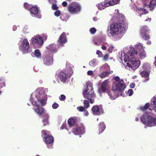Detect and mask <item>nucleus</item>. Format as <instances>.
I'll list each match as a JSON object with an SVG mask.
<instances>
[{
  "label": "nucleus",
  "mask_w": 156,
  "mask_h": 156,
  "mask_svg": "<svg viewBox=\"0 0 156 156\" xmlns=\"http://www.w3.org/2000/svg\"><path fill=\"white\" fill-rule=\"evenodd\" d=\"M135 49L133 48H130L128 52L125 55L124 58L125 62H126L127 65L133 70H134L139 67L140 62V61L134 59Z\"/></svg>",
  "instance_id": "1"
},
{
  "label": "nucleus",
  "mask_w": 156,
  "mask_h": 156,
  "mask_svg": "<svg viewBox=\"0 0 156 156\" xmlns=\"http://www.w3.org/2000/svg\"><path fill=\"white\" fill-rule=\"evenodd\" d=\"M87 88L84 89L83 91V97L88 100H84L83 104L84 108H87L90 106L89 103L93 104L94 99L96 98V94L94 93L93 88L89 83H86Z\"/></svg>",
  "instance_id": "2"
},
{
  "label": "nucleus",
  "mask_w": 156,
  "mask_h": 156,
  "mask_svg": "<svg viewBox=\"0 0 156 156\" xmlns=\"http://www.w3.org/2000/svg\"><path fill=\"white\" fill-rule=\"evenodd\" d=\"M124 22L122 20L121 22H114L108 27L107 32L108 35L112 36L118 35L125 30Z\"/></svg>",
  "instance_id": "3"
},
{
  "label": "nucleus",
  "mask_w": 156,
  "mask_h": 156,
  "mask_svg": "<svg viewBox=\"0 0 156 156\" xmlns=\"http://www.w3.org/2000/svg\"><path fill=\"white\" fill-rule=\"evenodd\" d=\"M141 121L148 126L152 127L156 126V118L153 117L144 113L140 118Z\"/></svg>",
  "instance_id": "4"
},
{
  "label": "nucleus",
  "mask_w": 156,
  "mask_h": 156,
  "mask_svg": "<svg viewBox=\"0 0 156 156\" xmlns=\"http://www.w3.org/2000/svg\"><path fill=\"white\" fill-rule=\"evenodd\" d=\"M81 10L80 5L78 3L74 2L69 5L68 7V11L71 14H77Z\"/></svg>",
  "instance_id": "5"
},
{
  "label": "nucleus",
  "mask_w": 156,
  "mask_h": 156,
  "mask_svg": "<svg viewBox=\"0 0 156 156\" xmlns=\"http://www.w3.org/2000/svg\"><path fill=\"white\" fill-rule=\"evenodd\" d=\"M114 80L117 82H119L117 83L115 86V89H113V92L115 90H117L122 92L126 88V86L125 84L124 83L123 80L122 79L120 80L119 77L118 76H116L114 78Z\"/></svg>",
  "instance_id": "6"
},
{
  "label": "nucleus",
  "mask_w": 156,
  "mask_h": 156,
  "mask_svg": "<svg viewBox=\"0 0 156 156\" xmlns=\"http://www.w3.org/2000/svg\"><path fill=\"white\" fill-rule=\"evenodd\" d=\"M19 49L23 54L27 53L29 48V42L27 38H25L19 43Z\"/></svg>",
  "instance_id": "7"
},
{
  "label": "nucleus",
  "mask_w": 156,
  "mask_h": 156,
  "mask_svg": "<svg viewBox=\"0 0 156 156\" xmlns=\"http://www.w3.org/2000/svg\"><path fill=\"white\" fill-rule=\"evenodd\" d=\"M48 133V131L44 130H43L41 131L42 136H43V135H44L45 142L47 145L51 144L54 142L53 137Z\"/></svg>",
  "instance_id": "8"
},
{
  "label": "nucleus",
  "mask_w": 156,
  "mask_h": 156,
  "mask_svg": "<svg viewBox=\"0 0 156 156\" xmlns=\"http://www.w3.org/2000/svg\"><path fill=\"white\" fill-rule=\"evenodd\" d=\"M72 132L76 135L83 134L85 132V127L82 124H81L76 128L73 129Z\"/></svg>",
  "instance_id": "9"
},
{
  "label": "nucleus",
  "mask_w": 156,
  "mask_h": 156,
  "mask_svg": "<svg viewBox=\"0 0 156 156\" xmlns=\"http://www.w3.org/2000/svg\"><path fill=\"white\" fill-rule=\"evenodd\" d=\"M57 75L60 81L63 83L66 82L68 76L67 73L62 70L57 72Z\"/></svg>",
  "instance_id": "10"
},
{
  "label": "nucleus",
  "mask_w": 156,
  "mask_h": 156,
  "mask_svg": "<svg viewBox=\"0 0 156 156\" xmlns=\"http://www.w3.org/2000/svg\"><path fill=\"white\" fill-rule=\"evenodd\" d=\"M44 64L46 66H49L53 63L52 55H48L44 57L43 58Z\"/></svg>",
  "instance_id": "11"
},
{
  "label": "nucleus",
  "mask_w": 156,
  "mask_h": 156,
  "mask_svg": "<svg viewBox=\"0 0 156 156\" xmlns=\"http://www.w3.org/2000/svg\"><path fill=\"white\" fill-rule=\"evenodd\" d=\"M32 43L33 44H38L41 45L43 43V41L41 37H38L37 36H34L31 39Z\"/></svg>",
  "instance_id": "12"
},
{
  "label": "nucleus",
  "mask_w": 156,
  "mask_h": 156,
  "mask_svg": "<svg viewBox=\"0 0 156 156\" xmlns=\"http://www.w3.org/2000/svg\"><path fill=\"white\" fill-rule=\"evenodd\" d=\"M108 80H104L101 84V91L103 92H105L110 87L108 84Z\"/></svg>",
  "instance_id": "13"
},
{
  "label": "nucleus",
  "mask_w": 156,
  "mask_h": 156,
  "mask_svg": "<svg viewBox=\"0 0 156 156\" xmlns=\"http://www.w3.org/2000/svg\"><path fill=\"white\" fill-rule=\"evenodd\" d=\"M35 104L37 106V108L34 109L35 112L39 115L43 114L45 112L44 109L39 106V104H38L36 101L34 102Z\"/></svg>",
  "instance_id": "14"
},
{
  "label": "nucleus",
  "mask_w": 156,
  "mask_h": 156,
  "mask_svg": "<svg viewBox=\"0 0 156 156\" xmlns=\"http://www.w3.org/2000/svg\"><path fill=\"white\" fill-rule=\"evenodd\" d=\"M58 42L60 45H62L67 42L65 33L63 32L62 34L60 36Z\"/></svg>",
  "instance_id": "15"
},
{
  "label": "nucleus",
  "mask_w": 156,
  "mask_h": 156,
  "mask_svg": "<svg viewBox=\"0 0 156 156\" xmlns=\"http://www.w3.org/2000/svg\"><path fill=\"white\" fill-rule=\"evenodd\" d=\"M58 48V45L53 44L50 45L48 46V49L51 53H54L57 51Z\"/></svg>",
  "instance_id": "16"
},
{
  "label": "nucleus",
  "mask_w": 156,
  "mask_h": 156,
  "mask_svg": "<svg viewBox=\"0 0 156 156\" xmlns=\"http://www.w3.org/2000/svg\"><path fill=\"white\" fill-rule=\"evenodd\" d=\"M93 114L94 115H99L101 114V110L98 105H94L92 108Z\"/></svg>",
  "instance_id": "17"
},
{
  "label": "nucleus",
  "mask_w": 156,
  "mask_h": 156,
  "mask_svg": "<svg viewBox=\"0 0 156 156\" xmlns=\"http://www.w3.org/2000/svg\"><path fill=\"white\" fill-rule=\"evenodd\" d=\"M97 6L98 9L101 10L104 9L105 7H108V4L107 0L98 4Z\"/></svg>",
  "instance_id": "18"
},
{
  "label": "nucleus",
  "mask_w": 156,
  "mask_h": 156,
  "mask_svg": "<svg viewBox=\"0 0 156 156\" xmlns=\"http://www.w3.org/2000/svg\"><path fill=\"white\" fill-rule=\"evenodd\" d=\"M78 119L76 117H74L69 119L68 121V123L69 126L70 127H71L73 126L75 122H77Z\"/></svg>",
  "instance_id": "19"
},
{
  "label": "nucleus",
  "mask_w": 156,
  "mask_h": 156,
  "mask_svg": "<svg viewBox=\"0 0 156 156\" xmlns=\"http://www.w3.org/2000/svg\"><path fill=\"white\" fill-rule=\"evenodd\" d=\"M98 130L99 134L102 133L106 128V126L105 123L102 122H100L98 125Z\"/></svg>",
  "instance_id": "20"
},
{
  "label": "nucleus",
  "mask_w": 156,
  "mask_h": 156,
  "mask_svg": "<svg viewBox=\"0 0 156 156\" xmlns=\"http://www.w3.org/2000/svg\"><path fill=\"white\" fill-rule=\"evenodd\" d=\"M150 31V29L147 26H143L141 28L140 30V34H144L145 33H149Z\"/></svg>",
  "instance_id": "21"
},
{
  "label": "nucleus",
  "mask_w": 156,
  "mask_h": 156,
  "mask_svg": "<svg viewBox=\"0 0 156 156\" xmlns=\"http://www.w3.org/2000/svg\"><path fill=\"white\" fill-rule=\"evenodd\" d=\"M113 71H109L108 72H104L98 75V76L101 78H103L107 76L110 74H111L113 73Z\"/></svg>",
  "instance_id": "22"
},
{
  "label": "nucleus",
  "mask_w": 156,
  "mask_h": 156,
  "mask_svg": "<svg viewBox=\"0 0 156 156\" xmlns=\"http://www.w3.org/2000/svg\"><path fill=\"white\" fill-rule=\"evenodd\" d=\"M31 13L34 15H36L38 12V9L37 7L36 6L32 7L30 9Z\"/></svg>",
  "instance_id": "23"
},
{
  "label": "nucleus",
  "mask_w": 156,
  "mask_h": 156,
  "mask_svg": "<svg viewBox=\"0 0 156 156\" xmlns=\"http://www.w3.org/2000/svg\"><path fill=\"white\" fill-rule=\"evenodd\" d=\"M136 49L137 51H135V54H138V52L140 51H143L144 50V47L143 46V45L141 43H140L138 44L136 46Z\"/></svg>",
  "instance_id": "24"
},
{
  "label": "nucleus",
  "mask_w": 156,
  "mask_h": 156,
  "mask_svg": "<svg viewBox=\"0 0 156 156\" xmlns=\"http://www.w3.org/2000/svg\"><path fill=\"white\" fill-rule=\"evenodd\" d=\"M108 3V4L109 6L113 5L115 4H117L120 2V0H107Z\"/></svg>",
  "instance_id": "25"
},
{
  "label": "nucleus",
  "mask_w": 156,
  "mask_h": 156,
  "mask_svg": "<svg viewBox=\"0 0 156 156\" xmlns=\"http://www.w3.org/2000/svg\"><path fill=\"white\" fill-rule=\"evenodd\" d=\"M156 6V0H153L150 2L149 7L151 10H153Z\"/></svg>",
  "instance_id": "26"
},
{
  "label": "nucleus",
  "mask_w": 156,
  "mask_h": 156,
  "mask_svg": "<svg viewBox=\"0 0 156 156\" xmlns=\"http://www.w3.org/2000/svg\"><path fill=\"white\" fill-rule=\"evenodd\" d=\"M148 33H145L140 34L142 38L144 40H147L150 38V35L148 34Z\"/></svg>",
  "instance_id": "27"
},
{
  "label": "nucleus",
  "mask_w": 156,
  "mask_h": 156,
  "mask_svg": "<svg viewBox=\"0 0 156 156\" xmlns=\"http://www.w3.org/2000/svg\"><path fill=\"white\" fill-rule=\"evenodd\" d=\"M138 53H139V56L141 59L144 58L146 57V52L144 50L140 51Z\"/></svg>",
  "instance_id": "28"
},
{
  "label": "nucleus",
  "mask_w": 156,
  "mask_h": 156,
  "mask_svg": "<svg viewBox=\"0 0 156 156\" xmlns=\"http://www.w3.org/2000/svg\"><path fill=\"white\" fill-rule=\"evenodd\" d=\"M113 89L112 90V92L111 91L109 90L108 91L107 93L110 97V98L112 100L115 99V98L113 97V93H114L115 90H115L113 92Z\"/></svg>",
  "instance_id": "29"
},
{
  "label": "nucleus",
  "mask_w": 156,
  "mask_h": 156,
  "mask_svg": "<svg viewBox=\"0 0 156 156\" xmlns=\"http://www.w3.org/2000/svg\"><path fill=\"white\" fill-rule=\"evenodd\" d=\"M34 54L36 57L38 58H41V54L40 52V51L39 50H36L35 51Z\"/></svg>",
  "instance_id": "30"
},
{
  "label": "nucleus",
  "mask_w": 156,
  "mask_h": 156,
  "mask_svg": "<svg viewBox=\"0 0 156 156\" xmlns=\"http://www.w3.org/2000/svg\"><path fill=\"white\" fill-rule=\"evenodd\" d=\"M150 106V104L149 103H146L144 106H142L140 107V109L143 111H145L147 108H149Z\"/></svg>",
  "instance_id": "31"
},
{
  "label": "nucleus",
  "mask_w": 156,
  "mask_h": 156,
  "mask_svg": "<svg viewBox=\"0 0 156 156\" xmlns=\"http://www.w3.org/2000/svg\"><path fill=\"white\" fill-rule=\"evenodd\" d=\"M5 86V80L3 78H0V89Z\"/></svg>",
  "instance_id": "32"
},
{
  "label": "nucleus",
  "mask_w": 156,
  "mask_h": 156,
  "mask_svg": "<svg viewBox=\"0 0 156 156\" xmlns=\"http://www.w3.org/2000/svg\"><path fill=\"white\" fill-rule=\"evenodd\" d=\"M140 75L142 77H148L149 76L148 73L147 71H143L140 73Z\"/></svg>",
  "instance_id": "33"
},
{
  "label": "nucleus",
  "mask_w": 156,
  "mask_h": 156,
  "mask_svg": "<svg viewBox=\"0 0 156 156\" xmlns=\"http://www.w3.org/2000/svg\"><path fill=\"white\" fill-rule=\"evenodd\" d=\"M96 59H93L90 62L89 64L93 66H95L96 65Z\"/></svg>",
  "instance_id": "34"
},
{
  "label": "nucleus",
  "mask_w": 156,
  "mask_h": 156,
  "mask_svg": "<svg viewBox=\"0 0 156 156\" xmlns=\"http://www.w3.org/2000/svg\"><path fill=\"white\" fill-rule=\"evenodd\" d=\"M42 118H43V119H48L49 116L48 114L44 112L43 114Z\"/></svg>",
  "instance_id": "35"
},
{
  "label": "nucleus",
  "mask_w": 156,
  "mask_h": 156,
  "mask_svg": "<svg viewBox=\"0 0 156 156\" xmlns=\"http://www.w3.org/2000/svg\"><path fill=\"white\" fill-rule=\"evenodd\" d=\"M52 9L54 10H57L58 7L57 6V5L54 3H52Z\"/></svg>",
  "instance_id": "36"
},
{
  "label": "nucleus",
  "mask_w": 156,
  "mask_h": 156,
  "mask_svg": "<svg viewBox=\"0 0 156 156\" xmlns=\"http://www.w3.org/2000/svg\"><path fill=\"white\" fill-rule=\"evenodd\" d=\"M24 6L25 8L27 9H30L31 8L30 5L29 4L26 2L24 3Z\"/></svg>",
  "instance_id": "37"
},
{
  "label": "nucleus",
  "mask_w": 156,
  "mask_h": 156,
  "mask_svg": "<svg viewBox=\"0 0 156 156\" xmlns=\"http://www.w3.org/2000/svg\"><path fill=\"white\" fill-rule=\"evenodd\" d=\"M38 102H39L42 106L46 104L45 100L43 99H39L38 100Z\"/></svg>",
  "instance_id": "38"
},
{
  "label": "nucleus",
  "mask_w": 156,
  "mask_h": 156,
  "mask_svg": "<svg viewBox=\"0 0 156 156\" xmlns=\"http://www.w3.org/2000/svg\"><path fill=\"white\" fill-rule=\"evenodd\" d=\"M61 14V12L59 10H57V11L54 12V15L57 17L58 16Z\"/></svg>",
  "instance_id": "39"
},
{
  "label": "nucleus",
  "mask_w": 156,
  "mask_h": 156,
  "mask_svg": "<svg viewBox=\"0 0 156 156\" xmlns=\"http://www.w3.org/2000/svg\"><path fill=\"white\" fill-rule=\"evenodd\" d=\"M90 32L92 34H94L96 31V30L95 28H92L90 29Z\"/></svg>",
  "instance_id": "40"
},
{
  "label": "nucleus",
  "mask_w": 156,
  "mask_h": 156,
  "mask_svg": "<svg viewBox=\"0 0 156 156\" xmlns=\"http://www.w3.org/2000/svg\"><path fill=\"white\" fill-rule=\"evenodd\" d=\"M66 98V97L65 95L62 94L59 97V99L61 101H64Z\"/></svg>",
  "instance_id": "41"
},
{
  "label": "nucleus",
  "mask_w": 156,
  "mask_h": 156,
  "mask_svg": "<svg viewBox=\"0 0 156 156\" xmlns=\"http://www.w3.org/2000/svg\"><path fill=\"white\" fill-rule=\"evenodd\" d=\"M77 109L80 112H83L85 110L84 108L82 106L77 107Z\"/></svg>",
  "instance_id": "42"
},
{
  "label": "nucleus",
  "mask_w": 156,
  "mask_h": 156,
  "mask_svg": "<svg viewBox=\"0 0 156 156\" xmlns=\"http://www.w3.org/2000/svg\"><path fill=\"white\" fill-rule=\"evenodd\" d=\"M43 122L44 123V126H46L49 124L48 119H43Z\"/></svg>",
  "instance_id": "43"
},
{
  "label": "nucleus",
  "mask_w": 156,
  "mask_h": 156,
  "mask_svg": "<svg viewBox=\"0 0 156 156\" xmlns=\"http://www.w3.org/2000/svg\"><path fill=\"white\" fill-rule=\"evenodd\" d=\"M96 54L98 55V57H101L102 56V53L99 50H97V51Z\"/></svg>",
  "instance_id": "44"
},
{
  "label": "nucleus",
  "mask_w": 156,
  "mask_h": 156,
  "mask_svg": "<svg viewBox=\"0 0 156 156\" xmlns=\"http://www.w3.org/2000/svg\"><path fill=\"white\" fill-rule=\"evenodd\" d=\"M58 105L56 103H54L52 105V107L53 109H55L58 108Z\"/></svg>",
  "instance_id": "45"
},
{
  "label": "nucleus",
  "mask_w": 156,
  "mask_h": 156,
  "mask_svg": "<svg viewBox=\"0 0 156 156\" xmlns=\"http://www.w3.org/2000/svg\"><path fill=\"white\" fill-rule=\"evenodd\" d=\"M109 57V55L108 54H105L104 57H103V59L104 60H108Z\"/></svg>",
  "instance_id": "46"
},
{
  "label": "nucleus",
  "mask_w": 156,
  "mask_h": 156,
  "mask_svg": "<svg viewBox=\"0 0 156 156\" xmlns=\"http://www.w3.org/2000/svg\"><path fill=\"white\" fill-rule=\"evenodd\" d=\"M133 90L132 89H129L128 91L129 96H131L133 94Z\"/></svg>",
  "instance_id": "47"
},
{
  "label": "nucleus",
  "mask_w": 156,
  "mask_h": 156,
  "mask_svg": "<svg viewBox=\"0 0 156 156\" xmlns=\"http://www.w3.org/2000/svg\"><path fill=\"white\" fill-rule=\"evenodd\" d=\"M62 5L64 7H66L67 6V2L65 1L62 2Z\"/></svg>",
  "instance_id": "48"
},
{
  "label": "nucleus",
  "mask_w": 156,
  "mask_h": 156,
  "mask_svg": "<svg viewBox=\"0 0 156 156\" xmlns=\"http://www.w3.org/2000/svg\"><path fill=\"white\" fill-rule=\"evenodd\" d=\"M87 75L89 76H92L93 74V72L92 71H88L87 73Z\"/></svg>",
  "instance_id": "49"
},
{
  "label": "nucleus",
  "mask_w": 156,
  "mask_h": 156,
  "mask_svg": "<svg viewBox=\"0 0 156 156\" xmlns=\"http://www.w3.org/2000/svg\"><path fill=\"white\" fill-rule=\"evenodd\" d=\"M65 16L64 15H62L60 17V19L63 21H66V20L67 19L66 18H64Z\"/></svg>",
  "instance_id": "50"
},
{
  "label": "nucleus",
  "mask_w": 156,
  "mask_h": 156,
  "mask_svg": "<svg viewBox=\"0 0 156 156\" xmlns=\"http://www.w3.org/2000/svg\"><path fill=\"white\" fill-rule=\"evenodd\" d=\"M153 104L154 106V111L156 112V101H153Z\"/></svg>",
  "instance_id": "51"
},
{
  "label": "nucleus",
  "mask_w": 156,
  "mask_h": 156,
  "mask_svg": "<svg viewBox=\"0 0 156 156\" xmlns=\"http://www.w3.org/2000/svg\"><path fill=\"white\" fill-rule=\"evenodd\" d=\"M49 2L51 3H56L55 0H48Z\"/></svg>",
  "instance_id": "52"
},
{
  "label": "nucleus",
  "mask_w": 156,
  "mask_h": 156,
  "mask_svg": "<svg viewBox=\"0 0 156 156\" xmlns=\"http://www.w3.org/2000/svg\"><path fill=\"white\" fill-rule=\"evenodd\" d=\"M66 127L65 125V124H63L60 127L61 129H63L64 128Z\"/></svg>",
  "instance_id": "53"
},
{
  "label": "nucleus",
  "mask_w": 156,
  "mask_h": 156,
  "mask_svg": "<svg viewBox=\"0 0 156 156\" xmlns=\"http://www.w3.org/2000/svg\"><path fill=\"white\" fill-rule=\"evenodd\" d=\"M143 11L144 12V14L147 13L148 12V11H147L146 9H143Z\"/></svg>",
  "instance_id": "54"
},
{
  "label": "nucleus",
  "mask_w": 156,
  "mask_h": 156,
  "mask_svg": "<svg viewBox=\"0 0 156 156\" xmlns=\"http://www.w3.org/2000/svg\"><path fill=\"white\" fill-rule=\"evenodd\" d=\"M130 86L131 88H134V84L131 83L130 84Z\"/></svg>",
  "instance_id": "55"
},
{
  "label": "nucleus",
  "mask_w": 156,
  "mask_h": 156,
  "mask_svg": "<svg viewBox=\"0 0 156 156\" xmlns=\"http://www.w3.org/2000/svg\"><path fill=\"white\" fill-rule=\"evenodd\" d=\"M102 49L104 50H105L106 49V48L105 46L103 45L101 47Z\"/></svg>",
  "instance_id": "56"
},
{
  "label": "nucleus",
  "mask_w": 156,
  "mask_h": 156,
  "mask_svg": "<svg viewBox=\"0 0 156 156\" xmlns=\"http://www.w3.org/2000/svg\"><path fill=\"white\" fill-rule=\"evenodd\" d=\"M112 47H109L108 49V51L110 53L112 52Z\"/></svg>",
  "instance_id": "57"
},
{
  "label": "nucleus",
  "mask_w": 156,
  "mask_h": 156,
  "mask_svg": "<svg viewBox=\"0 0 156 156\" xmlns=\"http://www.w3.org/2000/svg\"><path fill=\"white\" fill-rule=\"evenodd\" d=\"M37 17L38 18H41V15L38 14L37 15Z\"/></svg>",
  "instance_id": "58"
},
{
  "label": "nucleus",
  "mask_w": 156,
  "mask_h": 156,
  "mask_svg": "<svg viewBox=\"0 0 156 156\" xmlns=\"http://www.w3.org/2000/svg\"><path fill=\"white\" fill-rule=\"evenodd\" d=\"M84 111H85V115H88V113L87 111L85 110Z\"/></svg>",
  "instance_id": "59"
},
{
  "label": "nucleus",
  "mask_w": 156,
  "mask_h": 156,
  "mask_svg": "<svg viewBox=\"0 0 156 156\" xmlns=\"http://www.w3.org/2000/svg\"><path fill=\"white\" fill-rule=\"evenodd\" d=\"M151 20V18H148V19H146V20H145V21H150Z\"/></svg>",
  "instance_id": "60"
},
{
  "label": "nucleus",
  "mask_w": 156,
  "mask_h": 156,
  "mask_svg": "<svg viewBox=\"0 0 156 156\" xmlns=\"http://www.w3.org/2000/svg\"><path fill=\"white\" fill-rule=\"evenodd\" d=\"M152 100H153V102L154 101H156V96L154 97L152 99Z\"/></svg>",
  "instance_id": "61"
},
{
  "label": "nucleus",
  "mask_w": 156,
  "mask_h": 156,
  "mask_svg": "<svg viewBox=\"0 0 156 156\" xmlns=\"http://www.w3.org/2000/svg\"><path fill=\"white\" fill-rule=\"evenodd\" d=\"M151 44V41H148L147 43V44Z\"/></svg>",
  "instance_id": "62"
},
{
  "label": "nucleus",
  "mask_w": 156,
  "mask_h": 156,
  "mask_svg": "<svg viewBox=\"0 0 156 156\" xmlns=\"http://www.w3.org/2000/svg\"><path fill=\"white\" fill-rule=\"evenodd\" d=\"M144 9V8H139V10H140V11H143Z\"/></svg>",
  "instance_id": "63"
},
{
  "label": "nucleus",
  "mask_w": 156,
  "mask_h": 156,
  "mask_svg": "<svg viewBox=\"0 0 156 156\" xmlns=\"http://www.w3.org/2000/svg\"><path fill=\"white\" fill-rule=\"evenodd\" d=\"M135 120H136V121H137H137H138V120H139V119H138V118H136V119H135Z\"/></svg>",
  "instance_id": "64"
}]
</instances>
